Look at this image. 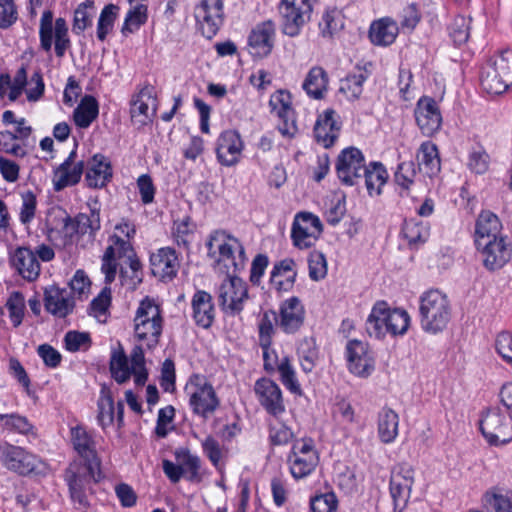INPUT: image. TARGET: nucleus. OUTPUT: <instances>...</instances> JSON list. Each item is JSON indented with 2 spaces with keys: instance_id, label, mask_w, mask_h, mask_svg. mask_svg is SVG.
Here are the masks:
<instances>
[{
  "instance_id": "obj_19",
  "label": "nucleus",
  "mask_w": 512,
  "mask_h": 512,
  "mask_svg": "<svg viewBox=\"0 0 512 512\" xmlns=\"http://www.w3.org/2000/svg\"><path fill=\"white\" fill-rule=\"evenodd\" d=\"M416 124L423 135L433 136L442 125V115L437 102L431 97H421L415 107Z\"/></svg>"
},
{
  "instance_id": "obj_18",
  "label": "nucleus",
  "mask_w": 512,
  "mask_h": 512,
  "mask_svg": "<svg viewBox=\"0 0 512 512\" xmlns=\"http://www.w3.org/2000/svg\"><path fill=\"white\" fill-rule=\"evenodd\" d=\"M349 371L362 378H367L375 369V360L367 343L350 340L346 346Z\"/></svg>"
},
{
  "instance_id": "obj_63",
  "label": "nucleus",
  "mask_w": 512,
  "mask_h": 512,
  "mask_svg": "<svg viewBox=\"0 0 512 512\" xmlns=\"http://www.w3.org/2000/svg\"><path fill=\"white\" fill-rule=\"evenodd\" d=\"M495 349L502 360L512 367V334L500 332L495 339Z\"/></svg>"
},
{
  "instance_id": "obj_47",
  "label": "nucleus",
  "mask_w": 512,
  "mask_h": 512,
  "mask_svg": "<svg viewBox=\"0 0 512 512\" xmlns=\"http://www.w3.org/2000/svg\"><path fill=\"white\" fill-rule=\"evenodd\" d=\"M277 314L273 310L265 311L258 322L259 344L264 349L267 358V349L271 346L274 334V325L277 323Z\"/></svg>"
},
{
  "instance_id": "obj_11",
  "label": "nucleus",
  "mask_w": 512,
  "mask_h": 512,
  "mask_svg": "<svg viewBox=\"0 0 512 512\" xmlns=\"http://www.w3.org/2000/svg\"><path fill=\"white\" fill-rule=\"evenodd\" d=\"M480 430L490 445L507 444L512 440V418L500 408H490L480 420Z\"/></svg>"
},
{
  "instance_id": "obj_54",
  "label": "nucleus",
  "mask_w": 512,
  "mask_h": 512,
  "mask_svg": "<svg viewBox=\"0 0 512 512\" xmlns=\"http://www.w3.org/2000/svg\"><path fill=\"white\" fill-rule=\"evenodd\" d=\"M277 370L283 385L294 394L301 395V386L296 378L295 370L288 357H283L277 364Z\"/></svg>"
},
{
  "instance_id": "obj_29",
  "label": "nucleus",
  "mask_w": 512,
  "mask_h": 512,
  "mask_svg": "<svg viewBox=\"0 0 512 512\" xmlns=\"http://www.w3.org/2000/svg\"><path fill=\"white\" fill-rule=\"evenodd\" d=\"M338 118L336 112L332 109L325 110L317 118L314 126V135L316 141L325 148L334 145L339 137L341 126Z\"/></svg>"
},
{
  "instance_id": "obj_31",
  "label": "nucleus",
  "mask_w": 512,
  "mask_h": 512,
  "mask_svg": "<svg viewBox=\"0 0 512 512\" xmlns=\"http://www.w3.org/2000/svg\"><path fill=\"white\" fill-rule=\"evenodd\" d=\"M152 274L161 279H172L179 269L176 251L170 247L158 249L150 255Z\"/></svg>"
},
{
  "instance_id": "obj_30",
  "label": "nucleus",
  "mask_w": 512,
  "mask_h": 512,
  "mask_svg": "<svg viewBox=\"0 0 512 512\" xmlns=\"http://www.w3.org/2000/svg\"><path fill=\"white\" fill-rule=\"evenodd\" d=\"M305 309L298 297L285 300L280 306L279 327L287 334L297 332L303 325Z\"/></svg>"
},
{
  "instance_id": "obj_28",
  "label": "nucleus",
  "mask_w": 512,
  "mask_h": 512,
  "mask_svg": "<svg viewBox=\"0 0 512 512\" xmlns=\"http://www.w3.org/2000/svg\"><path fill=\"white\" fill-rule=\"evenodd\" d=\"M4 466L20 475L32 473L39 462L38 458L19 446L9 445L3 452Z\"/></svg>"
},
{
  "instance_id": "obj_49",
  "label": "nucleus",
  "mask_w": 512,
  "mask_h": 512,
  "mask_svg": "<svg viewBox=\"0 0 512 512\" xmlns=\"http://www.w3.org/2000/svg\"><path fill=\"white\" fill-rule=\"evenodd\" d=\"M402 234L409 244H418L427 241L430 231L427 223L410 219L405 220L402 226Z\"/></svg>"
},
{
  "instance_id": "obj_42",
  "label": "nucleus",
  "mask_w": 512,
  "mask_h": 512,
  "mask_svg": "<svg viewBox=\"0 0 512 512\" xmlns=\"http://www.w3.org/2000/svg\"><path fill=\"white\" fill-rule=\"evenodd\" d=\"M417 161L420 167L431 177L440 171L441 163L437 146L431 141L423 142L417 153Z\"/></svg>"
},
{
  "instance_id": "obj_50",
  "label": "nucleus",
  "mask_w": 512,
  "mask_h": 512,
  "mask_svg": "<svg viewBox=\"0 0 512 512\" xmlns=\"http://www.w3.org/2000/svg\"><path fill=\"white\" fill-rule=\"evenodd\" d=\"M410 315L404 309L389 307L388 334L392 336L404 335L410 326Z\"/></svg>"
},
{
  "instance_id": "obj_3",
  "label": "nucleus",
  "mask_w": 512,
  "mask_h": 512,
  "mask_svg": "<svg viewBox=\"0 0 512 512\" xmlns=\"http://www.w3.org/2000/svg\"><path fill=\"white\" fill-rule=\"evenodd\" d=\"M451 318L448 296L439 289L425 291L419 297V321L422 330L436 335L442 332Z\"/></svg>"
},
{
  "instance_id": "obj_61",
  "label": "nucleus",
  "mask_w": 512,
  "mask_h": 512,
  "mask_svg": "<svg viewBox=\"0 0 512 512\" xmlns=\"http://www.w3.org/2000/svg\"><path fill=\"white\" fill-rule=\"evenodd\" d=\"M175 456L181 466L186 468L189 473V479L195 480L199 477L200 458L191 454L187 449H180L175 452Z\"/></svg>"
},
{
  "instance_id": "obj_32",
  "label": "nucleus",
  "mask_w": 512,
  "mask_h": 512,
  "mask_svg": "<svg viewBox=\"0 0 512 512\" xmlns=\"http://www.w3.org/2000/svg\"><path fill=\"white\" fill-rule=\"evenodd\" d=\"M109 159L100 153L93 155L86 163L85 180L90 188H103L112 178Z\"/></svg>"
},
{
  "instance_id": "obj_39",
  "label": "nucleus",
  "mask_w": 512,
  "mask_h": 512,
  "mask_svg": "<svg viewBox=\"0 0 512 512\" xmlns=\"http://www.w3.org/2000/svg\"><path fill=\"white\" fill-rule=\"evenodd\" d=\"M399 32L396 22L389 18H384L372 23L369 31V37L372 43L380 46L392 44Z\"/></svg>"
},
{
  "instance_id": "obj_52",
  "label": "nucleus",
  "mask_w": 512,
  "mask_h": 512,
  "mask_svg": "<svg viewBox=\"0 0 512 512\" xmlns=\"http://www.w3.org/2000/svg\"><path fill=\"white\" fill-rule=\"evenodd\" d=\"M269 107L271 109V113L278 118L295 113L292 107L291 94L287 90H278L274 92L270 96Z\"/></svg>"
},
{
  "instance_id": "obj_14",
  "label": "nucleus",
  "mask_w": 512,
  "mask_h": 512,
  "mask_svg": "<svg viewBox=\"0 0 512 512\" xmlns=\"http://www.w3.org/2000/svg\"><path fill=\"white\" fill-rule=\"evenodd\" d=\"M414 475V468L408 463H399L392 468L390 495L393 500L394 512H402L407 506L415 482Z\"/></svg>"
},
{
  "instance_id": "obj_45",
  "label": "nucleus",
  "mask_w": 512,
  "mask_h": 512,
  "mask_svg": "<svg viewBox=\"0 0 512 512\" xmlns=\"http://www.w3.org/2000/svg\"><path fill=\"white\" fill-rule=\"evenodd\" d=\"M98 103L92 96H85L73 112L75 124L80 128H88L97 118Z\"/></svg>"
},
{
  "instance_id": "obj_16",
  "label": "nucleus",
  "mask_w": 512,
  "mask_h": 512,
  "mask_svg": "<svg viewBox=\"0 0 512 512\" xmlns=\"http://www.w3.org/2000/svg\"><path fill=\"white\" fill-rule=\"evenodd\" d=\"M365 158L356 147L343 149L337 157L336 173L343 185L353 186L359 183L365 174Z\"/></svg>"
},
{
  "instance_id": "obj_13",
  "label": "nucleus",
  "mask_w": 512,
  "mask_h": 512,
  "mask_svg": "<svg viewBox=\"0 0 512 512\" xmlns=\"http://www.w3.org/2000/svg\"><path fill=\"white\" fill-rule=\"evenodd\" d=\"M323 231V225L311 212H299L295 215L291 227L293 245L300 249H309L315 245Z\"/></svg>"
},
{
  "instance_id": "obj_37",
  "label": "nucleus",
  "mask_w": 512,
  "mask_h": 512,
  "mask_svg": "<svg viewBox=\"0 0 512 512\" xmlns=\"http://www.w3.org/2000/svg\"><path fill=\"white\" fill-rule=\"evenodd\" d=\"M394 182L401 197H411L419 184L415 163L405 161L398 164L394 173Z\"/></svg>"
},
{
  "instance_id": "obj_5",
  "label": "nucleus",
  "mask_w": 512,
  "mask_h": 512,
  "mask_svg": "<svg viewBox=\"0 0 512 512\" xmlns=\"http://www.w3.org/2000/svg\"><path fill=\"white\" fill-rule=\"evenodd\" d=\"M207 247L211 255L218 253L217 263L225 268L226 275L238 274L246 265L247 256L242 242L225 230L213 231Z\"/></svg>"
},
{
  "instance_id": "obj_25",
  "label": "nucleus",
  "mask_w": 512,
  "mask_h": 512,
  "mask_svg": "<svg viewBox=\"0 0 512 512\" xmlns=\"http://www.w3.org/2000/svg\"><path fill=\"white\" fill-rule=\"evenodd\" d=\"M244 148L239 133L235 130H226L217 139L216 154L218 161L227 167L236 165Z\"/></svg>"
},
{
  "instance_id": "obj_20",
  "label": "nucleus",
  "mask_w": 512,
  "mask_h": 512,
  "mask_svg": "<svg viewBox=\"0 0 512 512\" xmlns=\"http://www.w3.org/2000/svg\"><path fill=\"white\" fill-rule=\"evenodd\" d=\"M157 109L155 89L152 85H145L131 101V120L138 128L151 122Z\"/></svg>"
},
{
  "instance_id": "obj_46",
  "label": "nucleus",
  "mask_w": 512,
  "mask_h": 512,
  "mask_svg": "<svg viewBox=\"0 0 512 512\" xmlns=\"http://www.w3.org/2000/svg\"><path fill=\"white\" fill-rule=\"evenodd\" d=\"M368 76L369 73L366 69L358 68L357 72L349 74L341 80L339 91L349 100L358 99L363 92V83Z\"/></svg>"
},
{
  "instance_id": "obj_24",
  "label": "nucleus",
  "mask_w": 512,
  "mask_h": 512,
  "mask_svg": "<svg viewBox=\"0 0 512 512\" xmlns=\"http://www.w3.org/2000/svg\"><path fill=\"white\" fill-rule=\"evenodd\" d=\"M475 245L481 254L484 266L489 270L503 267L511 258V248L506 237Z\"/></svg>"
},
{
  "instance_id": "obj_23",
  "label": "nucleus",
  "mask_w": 512,
  "mask_h": 512,
  "mask_svg": "<svg viewBox=\"0 0 512 512\" xmlns=\"http://www.w3.org/2000/svg\"><path fill=\"white\" fill-rule=\"evenodd\" d=\"M275 24L271 20L257 24L249 34V53L255 58L267 57L274 47Z\"/></svg>"
},
{
  "instance_id": "obj_57",
  "label": "nucleus",
  "mask_w": 512,
  "mask_h": 512,
  "mask_svg": "<svg viewBox=\"0 0 512 512\" xmlns=\"http://www.w3.org/2000/svg\"><path fill=\"white\" fill-rule=\"evenodd\" d=\"M5 430L22 435H35V428L27 417L12 413L9 414L5 424Z\"/></svg>"
},
{
  "instance_id": "obj_12",
  "label": "nucleus",
  "mask_w": 512,
  "mask_h": 512,
  "mask_svg": "<svg viewBox=\"0 0 512 512\" xmlns=\"http://www.w3.org/2000/svg\"><path fill=\"white\" fill-rule=\"evenodd\" d=\"M247 299V284L237 274L227 275L218 290V301L223 312L231 316L240 314Z\"/></svg>"
},
{
  "instance_id": "obj_48",
  "label": "nucleus",
  "mask_w": 512,
  "mask_h": 512,
  "mask_svg": "<svg viewBox=\"0 0 512 512\" xmlns=\"http://www.w3.org/2000/svg\"><path fill=\"white\" fill-rule=\"evenodd\" d=\"M147 18L148 15L146 4L130 5V9L126 14L123 26L121 28V33L125 36L129 33H134L143 24L146 23Z\"/></svg>"
},
{
  "instance_id": "obj_38",
  "label": "nucleus",
  "mask_w": 512,
  "mask_h": 512,
  "mask_svg": "<svg viewBox=\"0 0 512 512\" xmlns=\"http://www.w3.org/2000/svg\"><path fill=\"white\" fill-rule=\"evenodd\" d=\"M292 259H284L276 263L271 271L270 283L279 292L290 291L295 283L297 272Z\"/></svg>"
},
{
  "instance_id": "obj_17",
  "label": "nucleus",
  "mask_w": 512,
  "mask_h": 512,
  "mask_svg": "<svg viewBox=\"0 0 512 512\" xmlns=\"http://www.w3.org/2000/svg\"><path fill=\"white\" fill-rule=\"evenodd\" d=\"M194 15L202 35L211 39L223 24V2L222 0H201L195 7Z\"/></svg>"
},
{
  "instance_id": "obj_40",
  "label": "nucleus",
  "mask_w": 512,
  "mask_h": 512,
  "mask_svg": "<svg viewBox=\"0 0 512 512\" xmlns=\"http://www.w3.org/2000/svg\"><path fill=\"white\" fill-rule=\"evenodd\" d=\"M365 185L370 196H378L388 180V172L381 162H370L365 167Z\"/></svg>"
},
{
  "instance_id": "obj_36",
  "label": "nucleus",
  "mask_w": 512,
  "mask_h": 512,
  "mask_svg": "<svg viewBox=\"0 0 512 512\" xmlns=\"http://www.w3.org/2000/svg\"><path fill=\"white\" fill-rule=\"evenodd\" d=\"M389 305L385 301H377L366 320V331L369 336L383 339L388 334Z\"/></svg>"
},
{
  "instance_id": "obj_43",
  "label": "nucleus",
  "mask_w": 512,
  "mask_h": 512,
  "mask_svg": "<svg viewBox=\"0 0 512 512\" xmlns=\"http://www.w3.org/2000/svg\"><path fill=\"white\" fill-rule=\"evenodd\" d=\"M97 406V421L101 428L105 430L113 424L115 414L113 395L111 389L105 384L101 386Z\"/></svg>"
},
{
  "instance_id": "obj_56",
  "label": "nucleus",
  "mask_w": 512,
  "mask_h": 512,
  "mask_svg": "<svg viewBox=\"0 0 512 512\" xmlns=\"http://www.w3.org/2000/svg\"><path fill=\"white\" fill-rule=\"evenodd\" d=\"M73 219L79 235L94 236L100 229V216L95 210H91L89 214L80 213Z\"/></svg>"
},
{
  "instance_id": "obj_60",
  "label": "nucleus",
  "mask_w": 512,
  "mask_h": 512,
  "mask_svg": "<svg viewBox=\"0 0 512 512\" xmlns=\"http://www.w3.org/2000/svg\"><path fill=\"white\" fill-rule=\"evenodd\" d=\"M18 7L14 0H0V29L7 30L18 20Z\"/></svg>"
},
{
  "instance_id": "obj_1",
  "label": "nucleus",
  "mask_w": 512,
  "mask_h": 512,
  "mask_svg": "<svg viewBox=\"0 0 512 512\" xmlns=\"http://www.w3.org/2000/svg\"><path fill=\"white\" fill-rule=\"evenodd\" d=\"M70 441L78 458L74 459L64 472L70 497L80 508H87L88 491L92 482L102 478L101 459L97 452V442L93 432L78 425L70 429Z\"/></svg>"
},
{
  "instance_id": "obj_64",
  "label": "nucleus",
  "mask_w": 512,
  "mask_h": 512,
  "mask_svg": "<svg viewBox=\"0 0 512 512\" xmlns=\"http://www.w3.org/2000/svg\"><path fill=\"white\" fill-rule=\"evenodd\" d=\"M486 502L495 512H512V497L497 491H488L485 494Z\"/></svg>"
},
{
  "instance_id": "obj_22",
  "label": "nucleus",
  "mask_w": 512,
  "mask_h": 512,
  "mask_svg": "<svg viewBox=\"0 0 512 512\" xmlns=\"http://www.w3.org/2000/svg\"><path fill=\"white\" fill-rule=\"evenodd\" d=\"M84 168L85 162L77 159L76 149L72 150L63 163L54 170L52 179L54 190L61 191L66 187L78 184Z\"/></svg>"
},
{
  "instance_id": "obj_27",
  "label": "nucleus",
  "mask_w": 512,
  "mask_h": 512,
  "mask_svg": "<svg viewBox=\"0 0 512 512\" xmlns=\"http://www.w3.org/2000/svg\"><path fill=\"white\" fill-rule=\"evenodd\" d=\"M9 262L23 279L33 282L41 272V265L36 254L28 247H18L10 252Z\"/></svg>"
},
{
  "instance_id": "obj_9",
  "label": "nucleus",
  "mask_w": 512,
  "mask_h": 512,
  "mask_svg": "<svg viewBox=\"0 0 512 512\" xmlns=\"http://www.w3.org/2000/svg\"><path fill=\"white\" fill-rule=\"evenodd\" d=\"M185 393L189 397L192 411L203 418H208L213 414L220 404L213 386L199 374H194L189 378L185 386Z\"/></svg>"
},
{
  "instance_id": "obj_21",
  "label": "nucleus",
  "mask_w": 512,
  "mask_h": 512,
  "mask_svg": "<svg viewBox=\"0 0 512 512\" xmlns=\"http://www.w3.org/2000/svg\"><path fill=\"white\" fill-rule=\"evenodd\" d=\"M254 392L261 406L270 415L278 417L285 412L282 391L271 379H258L254 385Z\"/></svg>"
},
{
  "instance_id": "obj_51",
  "label": "nucleus",
  "mask_w": 512,
  "mask_h": 512,
  "mask_svg": "<svg viewBox=\"0 0 512 512\" xmlns=\"http://www.w3.org/2000/svg\"><path fill=\"white\" fill-rule=\"evenodd\" d=\"M301 368L304 372H311L318 359V350L313 339H303L297 348Z\"/></svg>"
},
{
  "instance_id": "obj_15",
  "label": "nucleus",
  "mask_w": 512,
  "mask_h": 512,
  "mask_svg": "<svg viewBox=\"0 0 512 512\" xmlns=\"http://www.w3.org/2000/svg\"><path fill=\"white\" fill-rule=\"evenodd\" d=\"M287 462L291 475L302 479L310 475L319 462L318 452L311 440H297L288 455Z\"/></svg>"
},
{
  "instance_id": "obj_62",
  "label": "nucleus",
  "mask_w": 512,
  "mask_h": 512,
  "mask_svg": "<svg viewBox=\"0 0 512 512\" xmlns=\"http://www.w3.org/2000/svg\"><path fill=\"white\" fill-rule=\"evenodd\" d=\"M6 307L10 319L15 327H18L24 316V297L20 292H13L7 300Z\"/></svg>"
},
{
  "instance_id": "obj_35",
  "label": "nucleus",
  "mask_w": 512,
  "mask_h": 512,
  "mask_svg": "<svg viewBox=\"0 0 512 512\" xmlns=\"http://www.w3.org/2000/svg\"><path fill=\"white\" fill-rule=\"evenodd\" d=\"M498 216L491 211H482L475 225V244L485 243L504 237Z\"/></svg>"
},
{
  "instance_id": "obj_8",
  "label": "nucleus",
  "mask_w": 512,
  "mask_h": 512,
  "mask_svg": "<svg viewBox=\"0 0 512 512\" xmlns=\"http://www.w3.org/2000/svg\"><path fill=\"white\" fill-rule=\"evenodd\" d=\"M39 38L41 49L48 53L51 52L54 39L55 54L59 58L71 47L66 20L60 17L53 24V13L50 10L44 11L41 16Z\"/></svg>"
},
{
  "instance_id": "obj_55",
  "label": "nucleus",
  "mask_w": 512,
  "mask_h": 512,
  "mask_svg": "<svg viewBox=\"0 0 512 512\" xmlns=\"http://www.w3.org/2000/svg\"><path fill=\"white\" fill-rule=\"evenodd\" d=\"M94 4L92 1H85L78 5L74 12L73 31L76 34L82 33L92 23Z\"/></svg>"
},
{
  "instance_id": "obj_53",
  "label": "nucleus",
  "mask_w": 512,
  "mask_h": 512,
  "mask_svg": "<svg viewBox=\"0 0 512 512\" xmlns=\"http://www.w3.org/2000/svg\"><path fill=\"white\" fill-rule=\"evenodd\" d=\"M119 10L115 4H108L102 9L97 23V38L100 41H104L112 31Z\"/></svg>"
},
{
  "instance_id": "obj_58",
  "label": "nucleus",
  "mask_w": 512,
  "mask_h": 512,
  "mask_svg": "<svg viewBox=\"0 0 512 512\" xmlns=\"http://www.w3.org/2000/svg\"><path fill=\"white\" fill-rule=\"evenodd\" d=\"M342 27V19L337 10L326 11L319 22V28L323 37H332Z\"/></svg>"
},
{
  "instance_id": "obj_2",
  "label": "nucleus",
  "mask_w": 512,
  "mask_h": 512,
  "mask_svg": "<svg viewBox=\"0 0 512 512\" xmlns=\"http://www.w3.org/2000/svg\"><path fill=\"white\" fill-rule=\"evenodd\" d=\"M136 234V227L128 219H121L115 226L114 233L108 238V246L102 256L101 271L105 275V283L110 284L115 280L118 260L123 259L132 271L131 278L141 282L140 271L142 265L136 256L131 244V239Z\"/></svg>"
},
{
  "instance_id": "obj_44",
  "label": "nucleus",
  "mask_w": 512,
  "mask_h": 512,
  "mask_svg": "<svg viewBox=\"0 0 512 512\" xmlns=\"http://www.w3.org/2000/svg\"><path fill=\"white\" fill-rule=\"evenodd\" d=\"M327 74L323 68L315 66L311 68L303 82V89L314 98L321 99L327 89Z\"/></svg>"
},
{
  "instance_id": "obj_41",
  "label": "nucleus",
  "mask_w": 512,
  "mask_h": 512,
  "mask_svg": "<svg viewBox=\"0 0 512 512\" xmlns=\"http://www.w3.org/2000/svg\"><path fill=\"white\" fill-rule=\"evenodd\" d=\"M399 418L395 411L384 407L378 415V434L382 442L391 443L398 435Z\"/></svg>"
},
{
  "instance_id": "obj_26",
  "label": "nucleus",
  "mask_w": 512,
  "mask_h": 512,
  "mask_svg": "<svg viewBox=\"0 0 512 512\" xmlns=\"http://www.w3.org/2000/svg\"><path fill=\"white\" fill-rule=\"evenodd\" d=\"M48 236L53 241H59L61 245L71 244L79 233L74 219L66 211L58 210L50 214L48 220Z\"/></svg>"
},
{
  "instance_id": "obj_6",
  "label": "nucleus",
  "mask_w": 512,
  "mask_h": 512,
  "mask_svg": "<svg viewBox=\"0 0 512 512\" xmlns=\"http://www.w3.org/2000/svg\"><path fill=\"white\" fill-rule=\"evenodd\" d=\"M109 368L113 379L118 384L126 383L131 375L134 376V382L142 386L148 379V372L145 366L144 351L141 346H134L127 357L121 344L111 352Z\"/></svg>"
},
{
  "instance_id": "obj_4",
  "label": "nucleus",
  "mask_w": 512,
  "mask_h": 512,
  "mask_svg": "<svg viewBox=\"0 0 512 512\" xmlns=\"http://www.w3.org/2000/svg\"><path fill=\"white\" fill-rule=\"evenodd\" d=\"M134 338L142 349L155 348L162 335L163 317L156 302L145 297L139 304L134 316Z\"/></svg>"
},
{
  "instance_id": "obj_59",
  "label": "nucleus",
  "mask_w": 512,
  "mask_h": 512,
  "mask_svg": "<svg viewBox=\"0 0 512 512\" xmlns=\"http://www.w3.org/2000/svg\"><path fill=\"white\" fill-rule=\"evenodd\" d=\"M309 277L313 281H319L327 275V262L324 254L312 251L308 257Z\"/></svg>"
},
{
  "instance_id": "obj_33",
  "label": "nucleus",
  "mask_w": 512,
  "mask_h": 512,
  "mask_svg": "<svg viewBox=\"0 0 512 512\" xmlns=\"http://www.w3.org/2000/svg\"><path fill=\"white\" fill-rule=\"evenodd\" d=\"M45 309L57 317H66L74 309V301L70 292L51 285L44 290Z\"/></svg>"
},
{
  "instance_id": "obj_34",
  "label": "nucleus",
  "mask_w": 512,
  "mask_h": 512,
  "mask_svg": "<svg viewBox=\"0 0 512 512\" xmlns=\"http://www.w3.org/2000/svg\"><path fill=\"white\" fill-rule=\"evenodd\" d=\"M191 306L195 323L206 329L211 327L216 314L212 296L204 290H198L192 297Z\"/></svg>"
},
{
  "instance_id": "obj_10",
  "label": "nucleus",
  "mask_w": 512,
  "mask_h": 512,
  "mask_svg": "<svg viewBox=\"0 0 512 512\" xmlns=\"http://www.w3.org/2000/svg\"><path fill=\"white\" fill-rule=\"evenodd\" d=\"M317 0H281L279 14L282 31L285 35L295 37L307 24Z\"/></svg>"
},
{
  "instance_id": "obj_7",
  "label": "nucleus",
  "mask_w": 512,
  "mask_h": 512,
  "mask_svg": "<svg viewBox=\"0 0 512 512\" xmlns=\"http://www.w3.org/2000/svg\"><path fill=\"white\" fill-rule=\"evenodd\" d=\"M512 84V49H505L483 67L481 85L490 94H502Z\"/></svg>"
}]
</instances>
